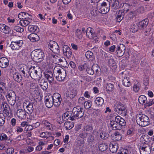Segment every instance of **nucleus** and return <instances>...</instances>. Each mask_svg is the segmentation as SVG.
I'll return each instance as SVG.
<instances>
[{
  "instance_id": "55",
  "label": "nucleus",
  "mask_w": 154,
  "mask_h": 154,
  "mask_svg": "<svg viewBox=\"0 0 154 154\" xmlns=\"http://www.w3.org/2000/svg\"><path fill=\"white\" fill-rule=\"evenodd\" d=\"M94 140V136L91 134L88 138L87 142L89 144L93 143Z\"/></svg>"
},
{
  "instance_id": "59",
  "label": "nucleus",
  "mask_w": 154,
  "mask_h": 154,
  "mask_svg": "<svg viewBox=\"0 0 154 154\" xmlns=\"http://www.w3.org/2000/svg\"><path fill=\"white\" fill-rule=\"evenodd\" d=\"M31 93L32 94L33 97H35L38 95L39 94L36 89H31L30 90Z\"/></svg>"
},
{
  "instance_id": "44",
  "label": "nucleus",
  "mask_w": 154,
  "mask_h": 154,
  "mask_svg": "<svg viewBox=\"0 0 154 154\" xmlns=\"http://www.w3.org/2000/svg\"><path fill=\"white\" fill-rule=\"evenodd\" d=\"M83 129L85 131L91 132L93 128L91 125H87L84 127Z\"/></svg>"
},
{
  "instance_id": "10",
  "label": "nucleus",
  "mask_w": 154,
  "mask_h": 154,
  "mask_svg": "<svg viewBox=\"0 0 154 154\" xmlns=\"http://www.w3.org/2000/svg\"><path fill=\"white\" fill-rule=\"evenodd\" d=\"M48 46L50 49L54 53L58 54L60 53L59 46L55 42L50 41L48 44Z\"/></svg>"
},
{
  "instance_id": "5",
  "label": "nucleus",
  "mask_w": 154,
  "mask_h": 154,
  "mask_svg": "<svg viewBox=\"0 0 154 154\" xmlns=\"http://www.w3.org/2000/svg\"><path fill=\"white\" fill-rule=\"evenodd\" d=\"M31 56L36 62H41L43 60L44 54L41 50L37 49L32 51L31 53Z\"/></svg>"
},
{
  "instance_id": "28",
  "label": "nucleus",
  "mask_w": 154,
  "mask_h": 154,
  "mask_svg": "<svg viewBox=\"0 0 154 154\" xmlns=\"http://www.w3.org/2000/svg\"><path fill=\"white\" fill-rule=\"evenodd\" d=\"M118 148V144L114 142L111 143L109 145V148L110 151L113 153L116 152Z\"/></svg>"
},
{
  "instance_id": "24",
  "label": "nucleus",
  "mask_w": 154,
  "mask_h": 154,
  "mask_svg": "<svg viewBox=\"0 0 154 154\" xmlns=\"http://www.w3.org/2000/svg\"><path fill=\"white\" fill-rule=\"evenodd\" d=\"M0 31L2 32L8 34L11 31L9 27L3 24H0Z\"/></svg>"
},
{
  "instance_id": "8",
  "label": "nucleus",
  "mask_w": 154,
  "mask_h": 154,
  "mask_svg": "<svg viewBox=\"0 0 154 154\" xmlns=\"http://www.w3.org/2000/svg\"><path fill=\"white\" fill-rule=\"evenodd\" d=\"M6 98L8 102L11 105L14 106L15 104L16 100V96L14 91L11 90L8 91Z\"/></svg>"
},
{
  "instance_id": "37",
  "label": "nucleus",
  "mask_w": 154,
  "mask_h": 154,
  "mask_svg": "<svg viewBox=\"0 0 154 154\" xmlns=\"http://www.w3.org/2000/svg\"><path fill=\"white\" fill-rule=\"evenodd\" d=\"M85 56L90 60L92 61L94 59L93 53L90 51H88L86 52Z\"/></svg>"
},
{
  "instance_id": "25",
  "label": "nucleus",
  "mask_w": 154,
  "mask_h": 154,
  "mask_svg": "<svg viewBox=\"0 0 154 154\" xmlns=\"http://www.w3.org/2000/svg\"><path fill=\"white\" fill-rule=\"evenodd\" d=\"M115 120L121 126H124L126 125L125 120L119 116H117L115 118Z\"/></svg>"
},
{
  "instance_id": "64",
  "label": "nucleus",
  "mask_w": 154,
  "mask_h": 154,
  "mask_svg": "<svg viewBox=\"0 0 154 154\" xmlns=\"http://www.w3.org/2000/svg\"><path fill=\"white\" fill-rule=\"evenodd\" d=\"M8 137L5 134H1L0 135V140H7Z\"/></svg>"
},
{
  "instance_id": "40",
  "label": "nucleus",
  "mask_w": 154,
  "mask_h": 154,
  "mask_svg": "<svg viewBox=\"0 0 154 154\" xmlns=\"http://www.w3.org/2000/svg\"><path fill=\"white\" fill-rule=\"evenodd\" d=\"M41 124L44 125L49 130H51L52 125L48 121L43 120L41 122Z\"/></svg>"
},
{
  "instance_id": "21",
  "label": "nucleus",
  "mask_w": 154,
  "mask_h": 154,
  "mask_svg": "<svg viewBox=\"0 0 154 154\" xmlns=\"http://www.w3.org/2000/svg\"><path fill=\"white\" fill-rule=\"evenodd\" d=\"M45 77L47 79L49 82L51 84L54 80V77L52 72L51 71L45 72L44 73Z\"/></svg>"
},
{
  "instance_id": "30",
  "label": "nucleus",
  "mask_w": 154,
  "mask_h": 154,
  "mask_svg": "<svg viewBox=\"0 0 154 154\" xmlns=\"http://www.w3.org/2000/svg\"><path fill=\"white\" fill-rule=\"evenodd\" d=\"M110 125L112 127L113 130H120L121 128V126L116 122L115 120L111 121Z\"/></svg>"
},
{
  "instance_id": "63",
  "label": "nucleus",
  "mask_w": 154,
  "mask_h": 154,
  "mask_svg": "<svg viewBox=\"0 0 154 154\" xmlns=\"http://www.w3.org/2000/svg\"><path fill=\"white\" fill-rule=\"evenodd\" d=\"M84 143V141L83 140H77L76 141L75 145L78 146H81Z\"/></svg>"
},
{
  "instance_id": "12",
  "label": "nucleus",
  "mask_w": 154,
  "mask_h": 154,
  "mask_svg": "<svg viewBox=\"0 0 154 154\" xmlns=\"http://www.w3.org/2000/svg\"><path fill=\"white\" fill-rule=\"evenodd\" d=\"M54 106H59L61 104L62 98L61 95L59 93H54L53 96H52Z\"/></svg>"
},
{
  "instance_id": "58",
  "label": "nucleus",
  "mask_w": 154,
  "mask_h": 154,
  "mask_svg": "<svg viewBox=\"0 0 154 154\" xmlns=\"http://www.w3.org/2000/svg\"><path fill=\"white\" fill-rule=\"evenodd\" d=\"M87 67V65L86 63H85L83 65H81L79 66V69L81 71H82L85 69L86 70Z\"/></svg>"
},
{
  "instance_id": "16",
  "label": "nucleus",
  "mask_w": 154,
  "mask_h": 154,
  "mask_svg": "<svg viewBox=\"0 0 154 154\" xmlns=\"http://www.w3.org/2000/svg\"><path fill=\"white\" fill-rule=\"evenodd\" d=\"M63 54L67 57H70L72 54V52L70 48L67 45H64L63 49Z\"/></svg>"
},
{
  "instance_id": "20",
  "label": "nucleus",
  "mask_w": 154,
  "mask_h": 154,
  "mask_svg": "<svg viewBox=\"0 0 154 154\" xmlns=\"http://www.w3.org/2000/svg\"><path fill=\"white\" fill-rule=\"evenodd\" d=\"M2 109H3V112L7 116L9 115V112L10 110V107L5 102H2L1 105Z\"/></svg>"
},
{
  "instance_id": "52",
  "label": "nucleus",
  "mask_w": 154,
  "mask_h": 154,
  "mask_svg": "<svg viewBox=\"0 0 154 154\" xmlns=\"http://www.w3.org/2000/svg\"><path fill=\"white\" fill-rule=\"evenodd\" d=\"M114 135L116 140L119 141L122 139V136L119 132H115Z\"/></svg>"
},
{
  "instance_id": "1",
  "label": "nucleus",
  "mask_w": 154,
  "mask_h": 154,
  "mask_svg": "<svg viewBox=\"0 0 154 154\" xmlns=\"http://www.w3.org/2000/svg\"><path fill=\"white\" fill-rule=\"evenodd\" d=\"M28 72L31 77L35 80L40 79L42 77L40 69L37 66H31Z\"/></svg>"
},
{
  "instance_id": "3",
  "label": "nucleus",
  "mask_w": 154,
  "mask_h": 154,
  "mask_svg": "<svg viewBox=\"0 0 154 154\" xmlns=\"http://www.w3.org/2000/svg\"><path fill=\"white\" fill-rule=\"evenodd\" d=\"M149 117L145 115L139 114L137 115L136 121L137 124L142 127L146 126L149 124Z\"/></svg>"
},
{
  "instance_id": "45",
  "label": "nucleus",
  "mask_w": 154,
  "mask_h": 154,
  "mask_svg": "<svg viewBox=\"0 0 154 154\" xmlns=\"http://www.w3.org/2000/svg\"><path fill=\"white\" fill-rule=\"evenodd\" d=\"M139 27V26L137 24H133L131 27V30H132V32H136L137 31Z\"/></svg>"
},
{
  "instance_id": "49",
  "label": "nucleus",
  "mask_w": 154,
  "mask_h": 154,
  "mask_svg": "<svg viewBox=\"0 0 154 154\" xmlns=\"http://www.w3.org/2000/svg\"><path fill=\"white\" fill-rule=\"evenodd\" d=\"M71 112L69 111H66L65 112L64 114L63 115V117H64L65 119H66V120H68V119H69L70 120V116H71V114L70 113H71Z\"/></svg>"
},
{
  "instance_id": "6",
  "label": "nucleus",
  "mask_w": 154,
  "mask_h": 154,
  "mask_svg": "<svg viewBox=\"0 0 154 154\" xmlns=\"http://www.w3.org/2000/svg\"><path fill=\"white\" fill-rule=\"evenodd\" d=\"M131 5V4L130 5L126 3L124 4L123 6L124 7V9L119 10L116 17V21L118 22H120L123 20L125 16V13L128 11L129 7Z\"/></svg>"
},
{
  "instance_id": "43",
  "label": "nucleus",
  "mask_w": 154,
  "mask_h": 154,
  "mask_svg": "<svg viewBox=\"0 0 154 154\" xmlns=\"http://www.w3.org/2000/svg\"><path fill=\"white\" fill-rule=\"evenodd\" d=\"M109 136V134L105 132H101L100 133V137L102 139L106 140L108 138Z\"/></svg>"
},
{
  "instance_id": "39",
  "label": "nucleus",
  "mask_w": 154,
  "mask_h": 154,
  "mask_svg": "<svg viewBox=\"0 0 154 154\" xmlns=\"http://www.w3.org/2000/svg\"><path fill=\"white\" fill-rule=\"evenodd\" d=\"M31 23L29 20H21L20 21V24L23 26L25 27L29 25Z\"/></svg>"
},
{
  "instance_id": "22",
  "label": "nucleus",
  "mask_w": 154,
  "mask_h": 154,
  "mask_svg": "<svg viewBox=\"0 0 154 154\" xmlns=\"http://www.w3.org/2000/svg\"><path fill=\"white\" fill-rule=\"evenodd\" d=\"M26 112L24 109H18L17 112V117L20 119H25L27 115Z\"/></svg>"
},
{
  "instance_id": "47",
  "label": "nucleus",
  "mask_w": 154,
  "mask_h": 154,
  "mask_svg": "<svg viewBox=\"0 0 154 154\" xmlns=\"http://www.w3.org/2000/svg\"><path fill=\"white\" fill-rule=\"evenodd\" d=\"M5 120V117L2 114L0 113V126H2L4 124Z\"/></svg>"
},
{
  "instance_id": "32",
  "label": "nucleus",
  "mask_w": 154,
  "mask_h": 154,
  "mask_svg": "<svg viewBox=\"0 0 154 154\" xmlns=\"http://www.w3.org/2000/svg\"><path fill=\"white\" fill-rule=\"evenodd\" d=\"M95 34L94 33V30L93 29L90 27L87 28L86 31V35L90 39L92 38L94 34Z\"/></svg>"
},
{
  "instance_id": "41",
  "label": "nucleus",
  "mask_w": 154,
  "mask_h": 154,
  "mask_svg": "<svg viewBox=\"0 0 154 154\" xmlns=\"http://www.w3.org/2000/svg\"><path fill=\"white\" fill-rule=\"evenodd\" d=\"M122 82L123 85L126 87H128L131 85L130 81V80H129L128 79H127V77L124 78Z\"/></svg>"
},
{
  "instance_id": "26",
  "label": "nucleus",
  "mask_w": 154,
  "mask_h": 154,
  "mask_svg": "<svg viewBox=\"0 0 154 154\" xmlns=\"http://www.w3.org/2000/svg\"><path fill=\"white\" fill-rule=\"evenodd\" d=\"M28 38L32 42L38 41L39 40V36L36 34L32 33L28 36Z\"/></svg>"
},
{
  "instance_id": "36",
  "label": "nucleus",
  "mask_w": 154,
  "mask_h": 154,
  "mask_svg": "<svg viewBox=\"0 0 154 154\" xmlns=\"http://www.w3.org/2000/svg\"><path fill=\"white\" fill-rule=\"evenodd\" d=\"M106 88V91H112L114 89V86L113 84L111 83H107L105 85Z\"/></svg>"
},
{
  "instance_id": "46",
  "label": "nucleus",
  "mask_w": 154,
  "mask_h": 154,
  "mask_svg": "<svg viewBox=\"0 0 154 154\" xmlns=\"http://www.w3.org/2000/svg\"><path fill=\"white\" fill-rule=\"evenodd\" d=\"M37 29V26H35L29 25L28 27V30L32 33L35 32Z\"/></svg>"
},
{
  "instance_id": "56",
  "label": "nucleus",
  "mask_w": 154,
  "mask_h": 154,
  "mask_svg": "<svg viewBox=\"0 0 154 154\" xmlns=\"http://www.w3.org/2000/svg\"><path fill=\"white\" fill-rule=\"evenodd\" d=\"M14 29L17 32H22L24 31V29L18 26H16L14 27Z\"/></svg>"
},
{
  "instance_id": "33",
  "label": "nucleus",
  "mask_w": 154,
  "mask_h": 154,
  "mask_svg": "<svg viewBox=\"0 0 154 154\" xmlns=\"http://www.w3.org/2000/svg\"><path fill=\"white\" fill-rule=\"evenodd\" d=\"M94 102L98 106H101L103 104L104 100L100 97H97L95 100Z\"/></svg>"
},
{
  "instance_id": "48",
  "label": "nucleus",
  "mask_w": 154,
  "mask_h": 154,
  "mask_svg": "<svg viewBox=\"0 0 154 154\" xmlns=\"http://www.w3.org/2000/svg\"><path fill=\"white\" fill-rule=\"evenodd\" d=\"M19 70L25 76L26 74V72L27 71V67L26 66H20L19 68Z\"/></svg>"
},
{
  "instance_id": "54",
  "label": "nucleus",
  "mask_w": 154,
  "mask_h": 154,
  "mask_svg": "<svg viewBox=\"0 0 154 154\" xmlns=\"http://www.w3.org/2000/svg\"><path fill=\"white\" fill-rule=\"evenodd\" d=\"M7 88L6 86V84L3 82L0 83V91L1 92L3 91L4 89L6 90Z\"/></svg>"
},
{
  "instance_id": "34",
  "label": "nucleus",
  "mask_w": 154,
  "mask_h": 154,
  "mask_svg": "<svg viewBox=\"0 0 154 154\" xmlns=\"http://www.w3.org/2000/svg\"><path fill=\"white\" fill-rule=\"evenodd\" d=\"M138 101L140 104L143 105L146 104L147 102V100L146 97L143 95H141L139 96L138 98Z\"/></svg>"
},
{
  "instance_id": "7",
  "label": "nucleus",
  "mask_w": 154,
  "mask_h": 154,
  "mask_svg": "<svg viewBox=\"0 0 154 154\" xmlns=\"http://www.w3.org/2000/svg\"><path fill=\"white\" fill-rule=\"evenodd\" d=\"M115 111L122 116H125L127 114V109L125 106L121 103L116 104L114 106Z\"/></svg>"
},
{
  "instance_id": "9",
  "label": "nucleus",
  "mask_w": 154,
  "mask_h": 154,
  "mask_svg": "<svg viewBox=\"0 0 154 154\" xmlns=\"http://www.w3.org/2000/svg\"><path fill=\"white\" fill-rule=\"evenodd\" d=\"M110 4H107L106 2L99 3L97 5V9L100 10L99 12L102 14H105L109 12L110 8Z\"/></svg>"
},
{
  "instance_id": "62",
  "label": "nucleus",
  "mask_w": 154,
  "mask_h": 154,
  "mask_svg": "<svg viewBox=\"0 0 154 154\" xmlns=\"http://www.w3.org/2000/svg\"><path fill=\"white\" fill-rule=\"evenodd\" d=\"M64 96L68 99L72 98L71 94L70 91H66V93L64 94Z\"/></svg>"
},
{
  "instance_id": "57",
  "label": "nucleus",
  "mask_w": 154,
  "mask_h": 154,
  "mask_svg": "<svg viewBox=\"0 0 154 154\" xmlns=\"http://www.w3.org/2000/svg\"><path fill=\"white\" fill-rule=\"evenodd\" d=\"M76 35L80 39L82 38V35L81 31L80 29H77L76 30V31L75 33Z\"/></svg>"
},
{
  "instance_id": "61",
  "label": "nucleus",
  "mask_w": 154,
  "mask_h": 154,
  "mask_svg": "<svg viewBox=\"0 0 154 154\" xmlns=\"http://www.w3.org/2000/svg\"><path fill=\"white\" fill-rule=\"evenodd\" d=\"M147 102L146 104H144V106H151L152 104H154V100H153L152 99H150L149 101L147 100Z\"/></svg>"
},
{
  "instance_id": "38",
  "label": "nucleus",
  "mask_w": 154,
  "mask_h": 154,
  "mask_svg": "<svg viewBox=\"0 0 154 154\" xmlns=\"http://www.w3.org/2000/svg\"><path fill=\"white\" fill-rule=\"evenodd\" d=\"M108 147V145L106 143H102L99 145V149L101 151H104L106 150Z\"/></svg>"
},
{
  "instance_id": "11",
  "label": "nucleus",
  "mask_w": 154,
  "mask_h": 154,
  "mask_svg": "<svg viewBox=\"0 0 154 154\" xmlns=\"http://www.w3.org/2000/svg\"><path fill=\"white\" fill-rule=\"evenodd\" d=\"M23 44L22 40H14L11 42L10 47L13 50H16L19 49Z\"/></svg>"
},
{
  "instance_id": "31",
  "label": "nucleus",
  "mask_w": 154,
  "mask_h": 154,
  "mask_svg": "<svg viewBox=\"0 0 154 154\" xmlns=\"http://www.w3.org/2000/svg\"><path fill=\"white\" fill-rule=\"evenodd\" d=\"M27 109L26 112L27 114H31L33 112V107L32 103L29 102L28 104L26 106Z\"/></svg>"
},
{
  "instance_id": "53",
  "label": "nucleus",
  "mask_w": 154,
  "mask_h": 154,
  "mask_svg": "<svg viewBox=\"0 0 154 154\" xmlns=\"http://www.w3.org/2000/svg\"><path fill=\"white\" fill-rule=\"evenodd\" d=\"M135 16L134 12L131 11L126 15V18L127 20H130Z\"/></svg>"
},
{
  "instance_id": "4",
  "label": "nucleus",
  "mask_w": 154,
  "mask_h": 154,
  "mask_svg": "<svg viewBox=\"0 0 154 154\" xmlns=\"http://www.w3.org/2000/svg\"><path fill=\"white\" fill-rule=\"evenodd\" d=\"M54 72L56 74V78L58 81L64 80L66 75V71L62 68L56 66L54 70Z\"/></svg>"
},
{
  "instance_id": "27",
  "label": "nucleus",
  "mask_w": 154,
  "mask_h": 154,
  "mask_svg": "<svg viewBox=\"0 0 154 154\" xmlns=\"http://www.w3.org/2000/svg\"><path fill=\"white\" fill-rule=\"evenodd\" d=\"M149 20L148 19H144L139 23V28L140 29H143L146 28L147 26Z\"/></svg>"
},
{
  "instance_id": "15",
  "label": "nucleus",
  "mask_w": 154,
  "mask_h": 154,
  "mask_svg": "<svg viewBox=\"0 0 154 154\" xmlns=\"http://www.w3.org/2000/svg\"><path fill=\"white\" fill-rule=\"evenodd\" d=\"M125 51V47L123 44H120L119 46L117 47L116 53L117 56L119 57L122 56L124 54Z\"/></svg>"
},
{
  "instance_id": "42",
  "label": "nucleus",
  "mask_w": 154,
  "mask_h": 154,
  "mask_svg": "<svg viewBox=\"0 0 154 154\" xmlns=\"http://www.w3.org/2000/svg\"><path fill=\"white\" fill-rule=\"evenodd\" d=\"M140 140L142 142L144 141V143H148L150 141V137L147 135H144L141 137Z\"/></svg>"
},
{
  "instance_id": "23",
  "label": "nucleus",
  "mask_w": 154,
  "mask_h": 154,
  "mask_svg": "<svg viewBox=\"0 0 154 154\" xmlns=\"http://www.w3.org/2000/svg\"><path fill=\"white\" fill-rule=\"evenodd\" d=\"M38 83L41 88L44 90H46L48 87L47 81L45 79H42L38 80Z\"/></svg>"
},
{
  "instance_id": "35",
  "label": "nucleus",
  "mask_w": 154,
  "mask_h": 154,
  "mask_svg": "<svg viewBox=\"0 0 154 154\" xmlns=\"http://www.w3.org/2000/svg\"><path fill=\"white\" fill-rule=\"evenodd\" d=\"M65 127L67 130H69L72 128L74 126L73 122H70L69 121L66 122L64 123Z\"/></svg>"
},
{
  "instance_id": "51",
  "label": "nucleus",
  "mask_w": 154,
  "mask_h": 154,
  "mask_svg": "<svg viewBox=\"0 0 154 154\" xmlns=\"http://www.w3.org/2000/svg\"><path fill=\"white\" fill-rule=\"evenodd\" d=\"M50 133L48 132H43L40 134V137L43 138H48L50 135Z\"/></svg>"
},
{
  "instance_id": "50",
  "label": "nucleus",
  "mask_w": 154,
  "mask_h": 154,
  "mask_svg": "<svg viewBox=\"0 0 154 154\" xmlns=\"http://www.w3.org/2000/svg\"><path fill=\"white\" fill-rule=\"evenodd\" d=\"M91 106V101L90 100L85 101L84 103V106L86 109L90 108Z\"/></svg>"
},
{
  "instance_id": "14",
  "label": "nucleus",
  "mask_w": 154,
  "mask_h": 154,
  "mask_svg": "<svg viewBox=\"0 0 154 154\" xmlns=\"http://www.w3.org/2000/svg\"><path fill=\"white\" fill-rule=\"evenodd\" d=\"M140 154H150L151 151L150 147L148 144L140 146Z\"/></svg>"
},
{
  "instance_id": "60",
  "label": "nucleus",
  "mask_w": 154,
  "mask_h": 154,
  "mask_svg": "<svg viewBox=\"0 0 154 154\" xmlns=\"http://www.w3.org/2000/svg\"><path fill=\"white\" fill-rule=\"evenodd\" d=\"M24 20H32V16L27 13H25V17L23 18Z\"/></svg>"
},
{
  "instance_id": "13",
  "label": "nucleus",
  "mask_w": 154,
  "mask_h": 154,
  "mask_svg": "<svg viewBox=\"0 0 154 154\" xmlns=\"http://www.w3.org/2000/svg\"><path fill=\"white\" fill-rule=\"evenodd\" d=\"M110 4L111 5L112 10L114 12H117L118 9L121 7V5L118 0H111Z\"/></svg>"
},
{
  "instance_id": "17",
  "label": "nucleus",
  "mask_w": 154,
  "mask_h": 154,
  "mask_svg": "<svg viewBox=\"0 0 154 154\" xmlns=\"http://www.w3.org/2000/svg\"><path fill=\"white\" fill-rule=\"evenodd\" d=\"M45 103L46 106L49 108H51L54 105L52 96H46L45 97Z\"/></svg>"
},
{
  "instance_id": "2",
  "label": "nucleus",
  "mask_w": 154,
  "mask_h": 154,
  "mask_svg": "<svg viewBox=\"0 0 154 154\" xmlns=\"http://www.w3.org/2000/svg\"><path fill=\"white\" fill-rule=\"evenodd\" d=\"M72 112L70 116V120H74L76 119H79L82 117L84 115V110L83 109L79 106H76L73 108Z\"/></svg>"
},
{
  "instance_id": "18",
  "label": "nucleus",
  "mask_w": 154,
  "mask_h": 154,
  "mask_svg": "<svg viewBox=\"0 0 154 154\" xmlns=\"http://www.w3.org/2000/svg\"><path fill=\"white\" fill-rule=\"evenodd\" d=\"M50 57H53V60L54 62L58 65H61L62 64V63L63 61V60H65L64 58L63 57H62V59H61L60 57L52 54L50 55Z\"/></svg>"
},
{
  "instance_id": "19",
  "label": "nucleus",
  "mask_w": 154,
  "mask_h": 154,
  "mask_svg": "<svg viewBox=\"0 0 154 154\" xmlns=\"http://www.w3.org/2000/svg\"><path fill=\"white\" fill-rule=\"evenodd\" d=\"M9 64V60L5 57H2L0 58V67L2 68H5Z\"/></svg>"
},
{
  "instance_id": "29",
  "label": "nucleus",
  "mask_w": 154,
  "mask_h": 154,
  "mask_svg": "<svg viewBox=\"0 0 154 154\" xmlns=\"http://www.w3.org/2000/svg\"><path fill=\"white\" fill-rule=\"evenodd\" d=\"M13 78L15 81L18 82H20L22 79L21 75L18 72H15L13 74Z\"/></svg>"
}]
</instances>
